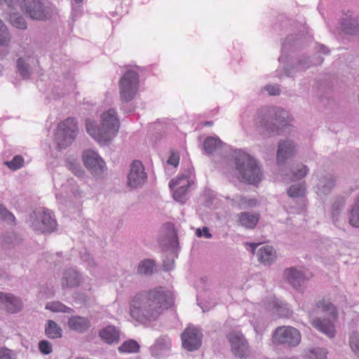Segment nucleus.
Wrapping results in <instances>:
<instances>
[{
	"label": "nucleus",
	"instance_id": "obj_1",
	"mask_svg": "<svg viewBox=\"0 0 359 359\" xmlns=\"http://www.w3.org/2000/svg\"><path fill=\"white\" fill-rule=\"evenodd\" d=\"M172 304L170 293L159 286L136 294L130 300L129 313L135 320L146 325L157 320Z\"/></svg>",
	"mask_w": 359,
	"mask_h": 359
},
{
	"label": "nucleus",
	"instance_id": "obj_2",
	"mask_svg": "<svg viewBox=\"0 0 359 359\" xmlns=\"http://www.w3.org/2000/svg\"><path fill=\"white\" fill-rule=\"evenodd\" d=\"M119 126V120L114 109H109L102 114L100 126L90 119L86 122L88 133L99 143L104 144H107L116 135Z\"/></svg>",
	"mask_w": 359,
	"mask_h": 359
},
{
	"label": "nucleus",
	"instance_id": "obj_3",
	"mask_svg": "<svg viewBox=\"0 0 359 359\" xmlns=\"http://www.w3.org/2000/svg\"><path fill=\"white\" fill-rule=\"evenodd\" d=\"M238 179L243 182L256 184L262 180V172L257 161L242 150H235L231 156Z\"/></svg>",
	"mask_w": 359,
	"mask_h": 359
},
{
	"label": "nucleus",
	"instance_id": "obj_4",
	"mask_svg": "<svg viewBox=\"0 0 359 359\" xmlns=\"http://www.w3.org/2000/svg\"><path fill=\"white\" fill-rule=\"evenodd\" d=\"M287 112L283 109H262L256 118V129L261 134L276 133L287 125Z\"/></svg>",
	"mask_w": 359,
	"mask_h": 359
},
{
	"label": "nucleus",
	"instance_id": "obj_5",
	"mask_svg": "<svg viewBox=\"0 0 359 359\" xmlns=\"http://www.w3.org/2000/svg\"><path fill=\"white\" fill-rule=\"evenodd\" d=\"M4 3L13 9L20 6L33 20H43L48 16L41 0H0V4Z\"/></svg>",
	"mask_w": 359,
	"mask_h": 359
},
{
	"label": "nucleus",
	"instance_id": "obj_6",
	"mask_svg": "<svg viewBox=\"0 0 359 359\" xmlns=\"http://www.w3.org/2000/svg\"><path fill=\"white\" fill-rule=\"evenodd\" d=\"M29 226L39 233H50L56 228V221L48 210L39 209L29 215Z\"/></svg>",
	"mask_w": 359,
	"mask_h": 359
},
{
	"label": "nucleus",
	"instance_id": "obj_7",
	"mask_svg": "<svg viewBox=\"0 0 359 359\" xmlns=\"http://www.w3.org/2000/svg\"><path fill=\"white\" fill-rule=\"evenodd\" d=\"M77 124L73 118H67L60 122L57 128L55 140L60 149L70 145L77 135Z\"/></svg>",
	"mask_w": 359,
	"mask_h": 359
},
{
	"label": "nucleus",
	"instance_id": "obj_8",
	"mask_svg": "<svg viewBox=\"0 0 359 359\" xmlns=\"http://www.w3.org/2000/svg\"><path fill=\"white\" fill-rule=\"evenodd\" d=\"M138 86V74L133 70L126 72L119 81L121 100L125 102L131 101L137 91Z\"/></svg>",
	"mask_w": 359,
	"mask_h": 359
},
{
	"label": "nucleus",
	"instance_id": "obj_9",
	"mask_svg": "<svg viewBox=\"0 0 359 359\" xmlns=\"http://www.w3.org/2000/svg\"><path fill=\"white\" fill-rule=\"evenodd\" d=\"M231 351L234 357L247 359L251 355V349L247 339L241 332H231L227 335Z\"/></svg>",
	"mask_w": 359,
	"mask_h": 359
},
{
	"label": "nucleus",
	"instance_id": "obj_10",
	"mask_svg": "<svg viewBox=\"0 0 359 359\" xmlns=\"http://www.w3.org/2000/svg\"><path fill=\"white\" fill-rule=\"evenodd\" d=\"M273 339L275 343L294 347L300 343L301 334L294 327L283 326L276 328Z\"/></svg>",
	"mask_w": 359,
	"mask_h": 359
},
{
	"label": "nucleus",
	"instance_id": "obj_11",
	"mask_svg": "<svg viewBox=\"0 0 359 359\" xmlns=\"http://www.w3.org/2000/svg\"><path fill=\"white\" fill-rule=\"evenodd\" d=\"M83 161L92 175L97 178L102 177L106 165L97 153L92 150L86 151L83 154Z\"/></svg>",
	"mask_w": 359,
	"mask_h": 359
},
{
	"label": "nucleus",
	"instance_id": "obj_12",
	"mask_svg": "<svg viewBox=\"0 0 359 359\" xmlns=\"http://www.w3.org/2000/svg\"><path fill=\"white\" fill-rule=\"evenodd\" d=\"M191 171L189 170L188 174H182L175 179H172L169 182L170 189L173 191L174 199L183 204L187 200V189L189 187V175Z\"/></svg>",
	"mask_w": 359,
	"mask_h": 359
},
{
	"label": "nucleus",
	"instance_id": "obj_13",
	"mask_svg": "<svg viewBox=\"0 0 359 359\" xmlns=\"http://www.w3.org/2000/svg\"><path fill=\"white\" fill-rule=\"evenodd\" d=\"M203 334L194 326L187 327L181 334L182 346L189 351L198 350L202 344Z\"/></svg>",
	"mask_w": 359,
	"mask_h": 359
},
{
	"label": "nucleus",
	"instance_id": "obj_14",
	"mask_svg": "<svg viewBox=\"0 0 359 359\" xmlns=\"http://www.w3.org/2000/svg\"><path fill=\"white\" fill-rule=\"evenodd\" d=\"M147 177L142 163L139 161H134L130 165V172L128 175V186L132 189L140 187L146 182Z\"/></svg>",
	"mask_w": 359,
	"mask_h": 359
},
{
	"label": "nucleus",
	"instance_id": "obj_15",
	"mask_svg": "<svg viewBox=\"0 0 359 359\" xmlns=\"http://www.w3.org/2000/svg\"><path fill=\"white\" fill-rule=\"evenodd\" d=\"M339 29L348 35H359V20L358 15L350 11L343 13L340 19Z\"/></svg>",
	"mask_w": 359,
	"mask_h": 359
},
{
	"label": "nucleus",
	"instance_id": "obj_16",
	"mask_svg": "<svg viewBox=\"0 0 359 359\" xmlns=\"http://www.w3.org/2000/svg\"><path fill=\"white\" fill-rule=\"evenodd\" d=\"M318 177V182L316 185V192L320 197L326 196L336 186L337 177L332 173H325Z\"/></svg>",
	"mask_w": 359,
	"mask_h": 359
},
{
	"label": "nucleus",
	"instance_id": "obj_17",
	"mask_svg": "<svg viewBox=\"0 0 359 359\" xmlns=\"http://www.w3.org/2000/svg\"><path fill=\"white\" fill-rule=\"evenodd\" d=\"M315 311H309L308 315L311 325L319 332L327 335L330 338H333L335 335L334 326L328 319H321L314 317Z\"/></svg>",
	"mask_w": 359,
	"mask_h": 359
},
{
	"label": "nucleus",
	"instance_id": "obj_18",
	"mask_svg": "<svg viewBox=\"0 0 359 359\" xmlns=\"http://www.w3.org/2000/svg\"><path fill=\"white\" fill-rule=\"evenodd\" d=\"M296 151V145L292 140L280 141L277 151L278 165H283L287 159L295 155Z\"/></svg>",
	"mask_w": 359,
	"mask_h": 359
},
{
	"label": "nucleus",
	"instance_id": "obj_19",
	"mask_svg": "<svg viewBox=\"0 0 359 359\" xmlns=\"http://www.w3.org/2000/svg\"><path fill=\"white\" fill-rule=\"evenodd\" d=\"M285 280L295 290H300L302 285L307 280L302 271L294 267L287 268L284 270Z\"/></svg>",
	"mask_w": 359,
	"mask_h": 359
},
{
	"label": "nucleus",
	"instance_id": "obj_20",
	"mask_svg": "<svg viewBox=\"0 0 359 359\" xmlns=\"http://www.w3.org/2000/svg\"><path fill=\"white\" fill-rule=\"evenodd\" d=\"M0 305L11 313L19 312L22 308V300L11 293L0 292Z\"/></svg>",
	"mask_w": 359,
	"mask_h": 359
},
{
	"label": "nucleus",
	"instance_id": "obj_21",
	"mask_svg": "<svg viewBox=\"0 0 359 359\" xmlns=\"http://www.w3.org/2000/svg\"><path fill=\"white\" fill-rule=\"evenodd\" d=\"M323 62V58L320 56H316L313 59H310L306 55H302L298 58L294 69H285V73L287 76H293L294 69L297 71H304L313 65H320Z\"/></svg>",
	"mask_w": 359,
	"mask_h": 359
},
{
	"label": "nucleus",
	"instance_id": "obj_22",
	"mask_svg": "<svg viewBox=\"0 0 359 359\" xmlns=\"http://www.w3.org/2000/svg\"><path fill=\"white\" fill-rule=\"evenodd\" d=\"M309 172V167L301 164L290 170V173L287 172L285 169H281L280 175L284 182L289 183L304 178L308 175Z\"/></svg>",
	"mask_w": 359,
	"mask_h": 359
},
{
	"label": "nucleus",
	"instance_id": "obj_23",
	"mask_svg": "<svg viewBox=\"0 0 359 359\" xmlns=\"http://www.w3.org/2000/svg\"><path fill=\"white\" fill-rule=\"evenodd\" d=\"M238 224L247 229H254L259 219L260 214L258 212H242L237 215Z\"/></svg>",
	"mask_w": 359,
	"mask_h": 359
},
{
	"label": "nucleus",
	"instance_id": "obj_24",
	"mask_svg": "<svg viewBox=\"0 0 359 359\" xmlns=\"http://www.w3.org/2000/svg\"><path fill=\"white\" fill-rule=\"evenodd\" d=\"M67 325L70 330L84 333L90 328V321L88 318L74 316L69 318Z\"/></svg>",
	"mask_w": 359,
	"mask_h": 359
},
{
	"label": "nucleus",
	"instance_id": "obj_25",
	"mask_svg": "<svg viewBox=\"0 0 359 359\" xmlns=\"http://www.w3.org/2000/svg\"><path fill=\"white\" fill-rule=\"evenodd\" d=\"M99 337L108 344H117L120 340V332L114 325H108L99 332Z\"/></svg>",
	"mask_w": 359,
	"mask_h": 359
},
{
	"label": "nucleus",
	"instance_id": "obj_26",
	"mask_svg": "<svg viewBox=\"0 0 359 359\" xmlns=\"http://www.w3.org/2000/svg\"><path fill=\"white\" fill-rule=\"evenodd\" d=\"M80 282V274L75 269H69L65 271L61 284L64 288H72L79 286Z\"/></svg>",
	"mask_w": 359,
	"mask_h": 359
},
{
	"label": "nucleus",
	"instance_id": "obj_27",
	"mask_svg": "<svg viewBox=\"0 0 359 359\" xmlns=\"http://www.w3.org/2000/svg\"><path fill=\"white\" fill-rule=\"evenodd\" d=\"M31 58L27 57H19L16 62L17 72L24 79H29L32 74V69L31 67Z\"/></svg>",
	"mask_w": 359,
	"mask_h": 359
},
{
	"label": "nucleus",
	"instance_id": "obj_28",
	"mask_svg": "<svg viewBox=\"0 0 359 359\" xmlns=\"http://www.w3.org/2000/svg\"><path fill=\"white\" fill-rule=\"evenodd\" d=\"M258 259L265 264H272L276 258V252L271 246L266 245L260 248L257 252Z\"/></svg>",
	"mask_w": 359,
	"mask_h": 359
},
{
	"label": "nucleus",
	"instance_id": "obj_29",
	"mask_svg": "<svg viewBox=\"0 0 359 359\" xmlns=\"http://www.w3.org/2000/svg\"><path fill=\"white\" fill-rule=\"evenodd\" d=\"M222 146L223 142L218 137H208L203 142V149L208 154L219 151Z\"/></svg>",
	"mask_w": 359,
	"mask_h": 359
},
{
	"label": "nucleus",
	"instance_id": "obj_30",
	"mask_svg": "<svg viewBox=\"0 0 359 359\" xmlns=\"http://www.w3.org/2000/svg\"><path fill=\"white\" fill-rule=\"evenodd\" d=\"M46 335L51 339H55L62 337V330L54 320H47L45 327Z\"/></svg>",
	"mask_w": 359,
	"mask_h": 359
},
{
	"label": "nucleus",
	"instance_id": "obj_31",
	"mask_svg": "<svg viewBox=\"0 0 359 359\" xmlns=\"http://www.w3.org/2000/svg\"><path fill=\"white\" fill-rule=\"evenodd\" d=\"M156 265L152 259H146L141 261L137 266V273L143 276H151L155 271Z\"/></svg>",
	"mask_w": 359,
	"mask_h": 359
},
{
	"label": "nucleus",
	"instance_id": "obj_32",
	"mask_svg": "<svg viewBox=\"0 0 359 359\" xmlns=\"http://www.w3.org/2000/svg\"><path fill=\"white\" fill-rule=\"evenodd\" d=\"M316 310L321 311L323 313L330 316L335 317L337 316V310L334 306L328 301L325 299L318 302L316 304Z\"/></svg>",
	"mask_w": 359,
	"mask_h": 359
},
{
	"label": "nucleus",
	"instance_id": "obj_33",
	"mask_svg": "<svg viewBox=\"0 0 359 359\" xmlns=\"http://www.w3.org/2000/svg\"><path fill=\"white\" fill-rule=\"evenodd\" d=\"M118 350L121 353H134L139 352L140 345L138 343L133 340L129 339L124 341L118 348Z\"/></svg>",
	"mask_w": 359,
	"mask_h": 359
},
{
	"label": "nucleus",
	"instance_id": "obj_34",
	"mask_svg": "<svg viewBox=\"0 0 359 359\" xmlns=\"http://www.w3.org/2000/svg\"><path fill=\"white\" fill-rule=\"evenodd\" d=\"M66 165L76 176L82 177L84 171L82 170L79 161L76 158L69 157L66 160Z\"/></svg>",
	"mask_w": 359,
	"mask_h": 359
},
{
	"label": "nucleus",
	"instance_id": "obj_35",
	"mask_svg": "<svg viewBox=\"0 0 359 359\" xmlns=\"http://www.w3.org/2000/svg\"><path fill=\"white\" fill-rule=\"evenodd\" d=\"M306 187L304 182L292 185L287 189V194L290 198H299L304 196Z\"/></svg>",
	"mask_w": 359,
	"mask_h": 359
},
{
	"label": "nucleus",
	"instance_id": "obj_36",
	"mask_svg": "<svg viewBox=\"0 0 359 359\" xmlns=\"http://www.w3.org/2000/svg\"><path fill=\"white\" fill-rule=\"evenodd\" d=\"M46 309L50 310L53 312H62L67 313H72L74 312V310L72 308L65 306L60 302L48 303L46 305Z\"/></svg>",
	"mask_w": 359,
	"mask_h": 359
},
{
	"label": "nucleus",
	"instance_id": "obj_37",
	"mask_svg": "<svg viewBox=\"0 0 359 359\" xmlns=\"http://www.w3.org/2000/svg\"><path fill=\"white\" fill-rule=\"evenodd\" d=\"M235 201L240 209L254 208L258 205V202L255 198H248L243 196H236Z\"/></svg>",
	"mask_w": 359,
	"mask_h": 359
},
{
	"label": "nucleus",
	"instance_id": "obj_38",
	"mask_svg": "<svg viewBox=\"0 0 359 359\" xmlns=\"http://www.w3.org/2000/svg\"><path fill=\"white\" fill-rule=\"evenodd\" d=\"M345 205V199L342 197L336 198L332 205L331 213L332 216L333 222L335 224L337 221V217L339 215L342 208Z\"/></svg>",
	"mask_w": 359,
	"mask_h": 359
},
{
	"label": "nucleus",
	"instance_id": "obj_39",
	"mask_svg": "<svg viewBox=\"0 0 359 359\" xmlns=\"http://www.w3.org/2000/svg\"><path fill=\"white\" fill-rule=\"evenodd\" d=\"M327 349L322 347L310 348L306 353L309 359H327Z\"/></svg>",
	"mask_w": 359,
	"mask_h": 359
},
{
	"label": "nucleus",
	"instance_id": "obj_40",
	"mask_svg": "<svg viewBox=\"0 0 359 359\" xmlns=\"http://www.w3.org/2000/svg\"><path fill=\"white\" fill-rule=\"evenodd\" d=\"M349 224L353 227L359 229V201L357 200L350 211Z\"/></svg>",
	"mask_w": 359,
	"mask_h": 359
},
{
	"label": "nucleus",
	"instance_id": "obj_41",
	"mask_svg": "<svg viewBox=\"0 0 359 359\" xmlns=\"http://www.w3.org/2000/svg\"><path fill=\"white\" fill-rule=\"evenodd\" d=\"M171 341L170 338L166 336H161L156 340L154 348L158 351H164L170 349Z\"/></svg>",
	"mask_w": 359,
	"mask_h": 359
},
{
	"label": "nucleus",
	"instance_id": "obj_42",
	"mask_svg": "<svg viewBox=\"0 0 359 359\" xmlns=\"http://www.w3.org/2000/svg\"><path fill=\"white\" fill-rule=\"evenodd\" d=\"M9 20L11 23L18 29H27V22L24 18L18 13H12L10 15Z\"/></svg>",
	"mask_w": 359,
	"mask_h": 359
},
{
	"label": "nucleus",
	"instance_id": "obj_43",
	"mask_svg": "<svg viewBox=\"0 0 359 359\" xmlns=\"http://www.w3.org/2000/svg\"><path fill=\"white\" fill-rule=\"evenodd\" d=\"M349 346L356 355H359V331H353L349 335Z\"/></svg>",
	"mask_w": 359,
	"mask_h": 359
},
{
	"label": "nucleus",
	"instance_id": "obj_44",
	"mask_svg": "<svg viewBox=\"0 0 359 359\" xmlns=\"http://www.w3.org/2000/svg\"><path fill=\"white\" fill-rule=\"evenodd\" d=\"M11 41V36L6 26L0 19V45L7 46Z\"/></svg>",
	"mask_w": 359,
	"mask_h": 359
},
{
	"label": "nucleus",
	"instance_id": "obj_45",
	"mask_svg": "<svg viewBox=\"0 0 359 359\" xmlns=\"http://www.w3.org/2000/svg\"><path fill=\"white\" fill-rule=\"evenodd\" d=\"M24 159L21 156L17 155L10 161H6L5 164L11 170H16L22 167Z\"/></svg>",
	"mask_w": 359,
	"mask_h": 359
},
{
	"label": "nucleus",
	"instance_id": "obj_46",
	"mask_svg": "<svg viewBox=\"0 0 359 359\" xmlns=\"http://www.w3.org/2000/svg\"><path fill=\"white\" fill-rule=\"evenodd\" d=\"M0 219L5 221L8 223H13L15 222V216L2 204H0Z\"/></svg>",
	"mask_w": 359,
	"mask_h": 359
},
{
	"label": "nucleus",
	"instance_id": "obj_47",
	"mask_svg": "<svg viewBox=\"0 0 359 359\" xmlns=\"http://www.w3.org/2000/svg\"><path fill=\"white\" fill-rule=\"evenodd\" d=\"M0 359H17L16 353L6 347L0 348Z\"/></svg>",
	"mask_w": 359,
	"mask_h": 359
},
{
	"label": "nucleus",
	"instance_id": "obj_48",
	"mask_svg": "<svg viewBox=\"0 0 359 359\" xmlns=\"http://www.w3.org/2000/svg\"><path fill=\"white\" fill-rule=\"evenodd\" d=\"M297 36L290 35L288 36L283 43V51L287 50L292 47L294 46L297 43Z\"/></svg>",
	"mask_w": 359,
	"mask_h": 359
},
{
	"label": "nucleus",
	"instance_id": "obj_49",
	"mask_svg": "<svg viewBox=\"0 0 359 359\" xmlns=\"http://www.w3.org/2000/svg\"><path fill=\"white\" fill-rule=\"evenodd\" d=\"M39 349L40 352L44 355L50 354L52 351V345L47 340H41L39 343Z\"/></svg>",
	"mask_w": 359,
	"mask_h": 359
},
{
	"label": "nucleus",
	"instance_id": "obj_50",
	"mask_svg": "<svg viewBox=\"0 0 359 359\" xmlns=\"http://www.w3.org/2000/svg\"><path fill=\"white\" fill-rule=\"evenodd\" d=\"M180 162V156L177 153L172 152L167 161V163L177 168Z\"/></svg>",
	"mask_w": 359,
	"mask_h": 359
},
{
	"label": "nucleus",
	"instance_id": "obj_51",
	"mask_svg": "<svg viewBox=\"0 0 359 359\" xmlns=\"http://www.w3.org/2000/svg\"><path fill=\"white\" fill-rule=\"evenodd\" d=\"M264 90H266L270 95H278L280 93V89L278 85H267L264 87Z\"/></svg>",
	"mask_w": 359,
	"mask_h": 359
},
{
	"label": "nucleus",
	"instance_id": "obj_52",
	"mask_svg": "<svg viewBox=\"0 0 359 359\" xmlns=\"http://www.w3.org/2000/svg\"><path fill=\"white\" fill-rule=\"evenodd\" d=\"M196 235L198 237H204L205 238H211L212 234L209 231V229L207 226L203 227L202 229H197L196 231Z\"/></svg>",
	"mask_w": 359,
	"mask_h": 359
},
{
	"label": "nucleus",
	"instance_id": "obj_53",
	"mask_svg": "<svg viewBox=\"0 0 359 359\" xmlns=\"http://www.w3.org/2000/svg\"><path fill=\"white\" fill-rule=\"evenodd\" d=\"M173 266H174V261L173 260H168L167 262L166 261H163V269L165 271H170V270H171L173 268Z\"/></svg>",
	"mask_w": 359,
	"mask_h": 359
},
{
	"label": "nucleus",
	"instance_id": "obj_54",
	"mask_svg": "<svg viewBox=\"0 0 359 359\" xmlns=\"http://www.w3.org/2000/svg\"><path fill=\"white\" fill-rule=\"evenodd\" d=\"M318 51L319 53H321L323 54H328L329 53V50L327 47H325L324 45H319L318 46Z\"/></svg>",
	"mask_w": 359,
	"mask_h": 359
},
{
	"label": "nucleus",
	"instance_id": "obj_55",
	"mask_svg": "<svg viewBox=\"0 0 359 359\" xmlns=\"http://www.w3.org/2000/svg\"><path fill=\"white\" fill-rule=\"evenodd\" d=\"M72 192L75 196H81V192L79 190L77 186H73L72 188Z\"/></svg>",
	"mask_w": 359,
	"mask_h": 359
},
{
	"label": "nucleus",
	"instance_id": "obj_56",
	"mask_svg": "<svg viewBox=\"0 0 359 359\" xmlns=\"http://www.w3.org/2000/svg\"><path fill=\"white\" fill-rule=\"evenodd\" d=\"M86 261L87 262L89 266H90V267L96 266V263L93 258L88 257V259Z\"/></svg>",
	"mask_w": 359,
	"mask_h": 359
},
{
	"label": "nucleus",
	"instance_id": "obj_57",
	"mask_svg": "<svg viewBox=\"0 0 359 359\" xmlns=\"http://www.w3.org/2000/svg\"><path fill=\"white\" fill-rule=\"evenodd\" d=\"M249 245H250L251 246V248H252V250H252V253H255V250L256 248L258 246V244H255V243H250Z\"/></svg>",
	"mask_w": 359,
	"mask_h": 359
},
{
	"label": "nucleus",
	"instance_id": "obj_58",
	"mask_svg": "<svg viewBox=\"0 0 359 359\" xmlns=\"http://www.w3.org/2000/svg\"><path fill=\"white\" fill-rule=\"evenodd\" d=\"M173 243H176L177 245L178 244L177 238L176 237L173 238Z\"/></svg>",
	"mask_w": 359,
	"mask_h": 359
},
{
	"label": "nucleus",
	"instance_id": "obj_59",
	"mask_svg": "<svg viewBox=\"0 0 359 359\" xmlns=\"http://www.w3.org/2000/svg\"><path fill=\"white\" fill-rule=\"evenodd\" d=\"M76 3L77 4H79L81 3L83 0H74Z\"/></svg>",
	"mask_w": 359,
	"mask_h": 359
},
{
	"label": "nucleus",
	"instance_id": "obj_60",
	"mask_svg": "<svg viewBox=\"0 0 359 359\" xmlns=\"http://www.w3.org/2000/svg\"><path fill=\"white\" fill-rule=\"evenodd\" d=\"M283 55H282V56H280V57H279V58H278L279 62H280V61L283 60Z\"/></svg>",
	"mask_w": 359,
	"mask_h": 359
},
{
	"label": "nucleus",
	"instance_id": "obj_61",
	"mask_svg": "<svg viewBox=\"0 0 359 359\" xmlns=\"http://www.w3.org/2000/svg\"><path fill=\"white\" fill-rule=\"evenodd\" d=\"M73 181H74L73 180H71L69 181V184H72V182H73Z\"/></svg>",
	"mask_w": 359,
	"mask_h": 359
},
{
	"label": "nucleus",
	"instance_id": "obj_62",
	"mask_svg": "<svg viewBox=\"0 0 359 359\" xmlns=\"http://www.w3.org/2000/svg\"><path fill=\"white\" fill-rule=\"evenodd\" d=\"M356 200L359 201V196L356 198Z\"/></svg>",
	"mask_w": 359,
	"mask_h": 359
}]
</instances>
